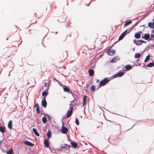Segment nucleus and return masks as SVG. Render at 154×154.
<instances>
[{"mask_svg":"<svg viewBox=\"0 0 154 154\" xmlns=\"http://www.w3.org/2000/svg\"><path fill=\"white\" fill-rule=\"evenodd\" d=\"M35 106L36 107V111H37V113L38 114H39L40 112V110H39V107L38 106V103H36L35 104Z\"/></svg>","mask_w":154,"mask_h":154,"instance_id":"nucleus-13","label":"nucleus"},{"mask_svg":"<svg viewBox=\"0 0 154 154\" xmlns=\"http://www.w3.org/2000/svg\"><path fill=\"white\" fill-rule=\"evenodd\" d=\"M44 86L45 87H46L47 85V83L46 82H44Z\"/></svg>","mask_w":154,"mask_h":154,"instance_id":"nucleus-41","label":"nucleus"},{"mask_svg":"<svg viewBox=\"0 0 154 154\" xmlns=\"http://www.w3.org/2000/svg\"><path fill=\"white\" fill-rule=\"evenodd\" d=\"M67 147H68V146L67 144H65V146H62L60 147V148L61 149H63L66 148Z\"/></svg>","mask_w":154,"mask_h":154,"instance_id":"nucleus-37","label":"nucleus"},{"mask_svg":"<svg viewBox=\"0 0 154 154\" xmlns=\"http://www.w3.org/2000/svg\"><path fill=\"white\" fill-rule=\"evenodd\" d=\"M117 60V57L116 58H114L111 60V63H115L116 62Z\"/></svg>","mask_w":154,"mask_h":154,"instance_id":"nucleus-36","label":"nucleus"},{"mask_svg":"<svg viewBox=\"0 0 154 154\" xmlns=\"http://www.w3.org/2000/svg\"><path fill=\"white\" fill-rule=\"evenodd\" d=\"M44 144L48 148L49 147V142L48 140L47 139H46L45 140L44 142Z\"/></svg>","mask_w":154,"mask_h":154,"instance_id":"nucleus-18","label":"nucleus"},{"mask_svg":"<svg viewBox=\"0 0 154 154\" xmlns=\"http://www.w3.org/2000/svg\"><path fill=\"white\" fill-rule=\"evenodd\" d=\"M131 23L132 21L131 20H129L126 22L124 25V27H125L126 26H127Z\"/></svg>","mask_w":154,"mask_h":154,"instance_id":"nucleus-23","label":"nucleus"},{"mask_svg":"<svg viewBox=\"0 0 154 154\" xmlns=\"http://www.w3.org/2000/svg\"><path fill=\"white\" fill-rule=\"evenodd\" d=\"M154 66V62H151L148 63L147 66L149 67H152Z\"/></svg>","mask_w":154,"mask_h":154,"instance_id":"nucleus-25","label":"nucleus"},{"mask_svg":"<svg viewBox=\"0 0 154 154\" xmlns=\"http://www.w3.org/2000/svg\"><path fill=\"white\" fill-rule=\"evenodd\" d=\"M6 60L5 58L2 57H1L0 58V63H5Z\"/></svg>","mask_w":154,"mask_h":154,"instance_id":"nucleus-31","label":"nucleus"},{"mask_svg":"<svg viewBox=\"0 0 154 154\" xmlns=\"http://www.w3.org/2000/svg\"><path fill=\"white\" fill-rule=\"evenodd\" d=\"M153 35V34H152V35H151V36H152Z\"/></svg>","mask_w":154,"mask_h":154,"instance_id":"nucleus-42","label":"nucleus"},{"mask_svg":"<svg viewBox=\"0 0 154 154\" xmlns=\"http://www.w3.org/2000/svg\"><path fill=\"white\" fill-rule=\"evenodd\" d=\"M43 100L42 101V105L45 108L46 107L47 103L45 100V97L43 98Z\"/></svg>","mask_w":154,"mask_h":154,"instance_id":"nucleus-9","label":"nucleus"},{"mask_svg":"<svg viewBox=\"0 0 154 154\" xmlns=\"http://www.w3.org/2000/svg\"><path fill=\"white\" fill-rule=\"evenodd\" d=\"M66 18L64 15L63 14L58 17L57 20L60 23H63L64 22Z\"/></svg>","mask_w":154,"mask_h":154,"instance_id":"nucleus-2","label":"nucleus"},{"mask_svg":"<svg viewBox=\"0 0 154 154\" xmlns=\"http://www.w3.org/2000/svg\"><path fill=\"white\" fill-rule=\"evenodd\" d=\"M13 151V149H11L8 151L7 152V154H12Z\"/></svg>","mask_w":154,"mask_h":154,"instance_id":"nucleus-35","label":"nucleus"},{"mask_svg":"<svg viewBox=\"0 0 154 154\" xmlns=\"http://www.w3.org/2000/svg\"><path fill=\"white\" fill-rule=\"evenodd\" d=\"M47 136L48 137V138L49 139L50 138L51 136V132L50 131H48L47 133Z\"/></svg>","mask_w":154,"mask_h":154,"instance_id":"nucleus-29","label":"nucleus"},{"mask_svg":"<svg viewBox=\"0 0 154 154\" xmlns=\"http://www.w3.org/2000/svg\"><path fill=\"white\" fill-rule=\"evenodd\" d=\"M150 59V56L149 55H148V56H147L145 59L144 60V62H146L147 61Z\"/></svg>","mask_w":154,"mask_h":154,"instance_id":"nucleus-32","label":"nucleus"},{"mask_svg":"<svg viewBox=\"0 0 154 154\" xmlns=\"http://www.w3.org/2000/svg\"><path fill=\"white\" fill-rule=\"evenodd\" d=\"M48 94V91H45L42 92V94L43 96H45V97H46L47 95Z\"/></svg>","mask_w":154,"mask_h":154,"instance_id":"nucleus-28","label":"nucleus"},{"mask_svg":"<svg viewBox=\"0 0 154 154\" xmlns=\"http://www.w3.org/2000/svg\"><path fill=\"white\" fill-rule=\"evenodd\" d=\"M90 90L91 91H94L95 90V86L94 85H92L90 88Z\"/></svg>","mask_w":154,"mask_h":154,"instance_id":"nucleus-33","label":"nucleus"},{"mask_svg":"<svg viewBox=\"0 0 154 154\" xmlns=\"http://www.w3.org/2000/svg\"><path fill=\"white\" fill-rule=\"evenodd\" d=\"M94 74V71L92 69H90L89 70V74L90 76H93Z\"/></svg>","mask_w":154,"mask_h":154,"instance_id":"nucleus-19","label":"nucleus"},{"mask_svg":"<svg viewBox=\"0 0 154 154\" xmlns=\"http://www.w3.org/2000/svg\"><path fill=\"white\" fill-rule=\"evenodd\" d=\"M127 32V30H126L125 31L123 32L121 35H120L119 38V40H121L122 39L125 35H126V34Z\"/></svg>","mask_w":154,"mask_h":154,"instance_id":"nucleus-7","label":"nucleus"},{"mask_svg":"<svg viewBox=\"0 0 154 154\" xmlns=\"http://www.w3.org/2000/svg\"><path fill=\"white\" fill-rule=\"evenodd\" d=\"M6 129L4 127L0 126V131L2 133H4Z\"/></svg>","mask_w":154,"mask_h":154,"instance_id":"nucleus-17","label":"nucleus"},{"mask_svg":"<svg viewBox=\"0 0 154 154\" xmlns=\"http://www.w3.org/2000/svg\"><path fill=\"white\" fill-rule=\"evenodd\" d=\"M12 121L11 120H10L8 122V128L10 129H11L12 128Z\"/></svg>","mask_w":154,"mask_h":154,"instance_id":"nucleus-16","label":"nucleus"},{"mask_svg":"<svg viewBox=\"0 0 154 154\" xmlns=\"http://www.w3.org/2000/svg\"><path fill=\"white\" fill-rule=\"evenodd\" d=\"M61 131L63 134H66L68 131V129L66 127H63L61 129Z\"/></svg>","mask_w":154,"mask_h":154,"instance_id":"nucleus-12","label":"nucleus"},{"mask_svg":"<svg viewBox=\"0 0 154 154\" xmlns=\"http://www.w3.org/2000/svg\"><path fill=\"white\" fill-rule=\"evenodd\" d=\"M150 38V35L149 34H145L142 37V39H144L146 40H148Z\"/></svg>","mask_w":154,"mask_h":154,"instance_id":"nucleus-8","label":"nucleus"},{"mask_svg":"<svg viewBox=\"0 0 154 154\" xmlns=\"http://www.w3.org/2000/svg\"><path fill=\"white\" fill-rule=\"evenodd\" d=\"M115 52V51L114 50L109 49L107 52V53L108 55L110 56H113Z\"/></svg>","mask_w":154,"mask_h":154,"instance_id":"nucleus-5","label":"nucleus"},{"mask_svg":"<svg viewBox=\"0 0 154 154\" xmlns=\"http://www.w3.org/2000/svg\"><path fill=\"white\" fill-rule=\"evenodd\" d=\"M64 91L66 92H69L70 91V89L67 87H65L63 88Z\"/></svg>","mask_w":154,"mask_h":154,"instance_id":"nucleus-26","label":"nucleus"},{"mask_svg":"<svg viewBox=\"0 0 154 154\" xmlns=\"http://www.w3.org/2000/svg\"><path fill=\"white\" fill-rule=\"evenodd\" d=\"M138 42H141V43L140 44V45H141L142 43H145L146 42L144 41L143 40H139V41H138Z\"/></svg>","mask_w":154,"mask_h":154,"instance_id":"nucleus-39","label":"nucleus"},{"mask_svg":"<svg viewBox=\"0 0 154 154\" xmlns=\"http://www.w3.org/2000/svg\"><path fill=\"white\" fill-rule=\"evenodd\" d=\"M42 89H44L43 88V87L42 88Z\"/></svg>","mask_w":154,"mask_h":154,"instance_id":"nucleus-43","label":"nucleus"},{"mask_svg":"<svg viewBox=\"0 0 154 154\" xmlns=\"http://www.w3.org/2000/svg\"><path fill=\"white\" fill-rule=\"evenodd\" d=\"M24 143L28 146H34V144L31 142L28 141H24Z\"/></svg>","mask_w":154,"mask_h":154,"instance_id":"nucleus-14","label":"nucleus"},{"mask_svg":"<svg viewBox=\"0 0 154 154\" xmlns=\"http://www.w3.org/2000/svg\"><path fill=\"white\" fill-rule=\"evenodd\" d=\"M73 109V107H72L70 109L67 111V114L66 116L67 118H69V117L71 116L72 113Z\"/></svg>","mask_w":154,"mask_h":154,"instance_id":"nucleus-6","label":"nucleus"},{"mask_svg":"<svg viewBox=\"0 0 154 154\" xmlns=\"http://www.w3.org/2000/svg\"><path fill=\"white\" fill-rule=\"evenodd\" d=\"M141 56V54L140 53H136L135 54L134 58H139Z\"/></svg>","mask_w":154,"mask_h":154,"instance_id":"nucleus-27","label":"nucleus"},{"mask_svg":"<svg viewBox=\"0 0 154 154\" xmlns=\"http://www.w3.org/2000/svg\"><path fill=\"white\" fill-rule=\"evenodd\" d=\"M62 3L63 5L64 6H67L69 5L68 0H63Z\"/></svg>","mask_w":154,"mask_h":154,"instance_id":"nucleus-22","label":"nucleus"},{"mask_svg":"<svg viewBox=\"0 0 154 154\" xmlns=\"http://www.w3.org/2000/svg\"><path fill=\"white\" fill-rule=\"evenodd\" d=\"M148 26L152 28H154V23H151L149 22L148 23Z\"/></svg>","mask_w":154,"mask_h":154,"instance_id":"nucleus-24","label":"nucleus"},{"mask_svg":"<svg viewBox=\"0 0 154 154\" xmlns=\"http://www.w3.org/2000/svg\"><path fill=\"white\" fill-rule=\"evenodd\" d=\"M110 80L107 78H105L100 82V85L101 86H103L105 85L106 83L108 82Z\"/></svg>","mask_w":154,"mask_h":154,"instance_id":"nucleus-1","label":"nucleus"},{"mask_svg":"<svg viewBox=\"0 0 154 154\" xmlns=\"http://www.w3.org/2000/svg\"><path fill=\"white\" fill-rule=\"evenodd\" d=\"M47 8H46L44 10V11L45 13L47 12Z\"/></svg>","mask_w":154,"mask_h":154,"instance_id":"nucleus-40","label":"nucleus"},{"mask_svg":"<svg viewBox=\"0 0 154 154\" xmlns=\"http://www.w3.org/2000/svg\"><path fill=\"white\" fill-rule=\"evenodd\" d=\"M124 72H119L117 73H116V74L114 75L113 76V77L114 78H116L118 77H121L123 75H124Z\"/></svg>","mask_w":154,"mask_h":154,"instance_id":"nucleus-4","label":"nucleus"},{"mask_svg":"<svg viewBox=\"0 0 154 154\" xmlns=\"http://www.w3.org/2000/svg\"><path fill=\"white\" fill-rule=\"evenodd\" d=\"M87 97L86 95H85L83 98V103L82 104V105L84 106L86 104V103L87 102Z\"/></svg>","mask_w":154,"mask_h":154,"instance_id":"nucleus-15","label":"nucleus"},{"mask_svg":"<svg viewBox=\"0 0 154 154\" xmlns=\"http://www.w3.org/2000/svg\"><path fill=\"white\" fill-rule=\"evenodd\" d=\"M42 120L44 123H45L47 122V119L45 117H43L42 118Z\"/></svg>","mask_w":154,"mask_h":154,"instance_id":"nucleus-34","label":"nucleus"},{"mask_svg":"<svg viewBox=\"0 0 154 154\" xmlns=\"http://www.w3.org/2000/svg\"><path fill=\"white\" fill-rule=\"evenodd\" d=\"M120 134H121V133L120 132L119 135L118 137H117L116 136H114L112 137H110V138H109V141L110 142H113L112 141V140H117V139H120L119 138V137L120 136Z\"/></svg>","mask_w":154,"mask_h":154,"instance_id":"nucleus-3","label":"nucleus"},{"mask_svg":"<svg viewBox=\"0 0 154 154\" xmlns=\"http://www.w3.org/2000/svg\"><path fill=\"white\" fill-rule=\"evenodd\" d=\"M71 143L72 146L76 148L77 147L78 145L76 143L72 142Z\"/></svg>","mask_w":154,"mask_h":154,"instance_id":"nucleus-30","label":"nucleus"},{"mask_svg":"<svg viewBox=\"0 0 154 154\" xmlns=\"http://www.w3.org/2000/svg\"><path fill=\"white\" fill-rule=\"evenodd\" d=\"M75 122V123L77 125H79V121L78 119H77V118L76 119Z\"/></svg>","mask_w":154,"mask_h":154,"instance_id":"nucleus-38","label":"nucleus"},{"mask_svg":"<svg viewBox=\"0 0 154 154\" xmlns=\"http://www.w3.org/2000/svg\"><path fill=\"white\" fill-rule=\"evenodd\" d=\"M142 33V32L140 31L136 33L134 35V37L137 39L140 38L141 37L140 34Z\"/></svg>","mask_w":154,"mask_h":154,"instance_id":"nucleus-10","label":"nucleus"},{"mask_svg":"<svg viewBox=\"0 0 154 154\" xmlns=\"http://www.w3.org/2000/svg\"><path fill=\"white\" fill-rule=\"evenodd\" d=\"M32 131L34 134L37 136H39V134L37 131L36 129L35 128H33L32 129Z\"/></svg>","mask_w":154,"mask_h":154,"instance_id":"nucleus-20","label":"nucleus"},{"mask_svg":"<svg viewBox=\"0 0 154 154\" xmlns=\"http://www.w3.org/2000/svg\"><path fill=\"white\" fill-rule=\"evenodd\" d=\"M114 128L115 129H117L120 132L121 130V125L119 124H116L114 126Z\"/></svg>","mask_w":154,"mask_h":154,"instance_id":"nucleus-11","label":"nucleus"},{"mask_svg":"<svg viewBox=\"0 0 154 154\" xmlns=\"http://www.w3.org/2000/svg\"><path fill=\"white\" fill-rule=\"evenodd\" d=\"M132 66L130 65H128L125 66V68L126 70H128L131 69L132 68Z\"/></svg>","mask_w":154,"mask_h":154,"instance_id":"nucleus-21","label":"nucleus"}]
</instances>
